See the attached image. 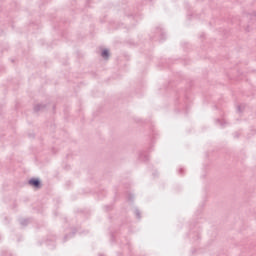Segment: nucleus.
<instances>
[{
  "label": "nucleus",
  "instance_id": "1",
  "mask_svg": "<svg viewBox=\"0 0 256 256\" xmlns=\"http://www.w3.org/2000/svg\"><path fill=\"white\" fill-rule=\"evenodd\" d=\"M151 39L153 41H159V43H163L167 39V34L165 33V30L161 26L156 27L154 31V35L151 36Z\"/></svg>",
  "mask_w": 256,
  "mask_h": 256
},
{
  "label": "nucleus",
  "instance_id": "2",
  "mask_svg": "<svg viewBox=\"0 0 256 256\" xmlns=\"http://www.w3.org/2000/svg\"><path fill=\"white\" fill-rule=\"evenodd\" d=\"M28 185H31V187H35V189H41V179H39V178H31L28 181Z\"/></svg>",
  "mask_w": 256,
  "mask_h": 256
},
{
  "label": "nucleus",
  "instance_id": "3",
  "mask_svg": "<svg viewBox=\"0 0 256 256\" xmlns=\"http://www.w3.org/2000/svg\"><path fill=\"white\" fill-rule=\"evenodd\" d=\"M75 233H79V235H87V232H81L79 229H73L72 230V233H70V234H66L65 236H64V239H63V241H64V243H65V241H67L68 239H71V237H73L74 235H75Z\"/></svg>",
  "mask_w": 256,
  "mask_h": 256
},
{
  "label": "nucleus",
  "instance_id": "4",
  "mask_svg": "<svg viewBox=\"0 0 256 256\" xmlns=\"http://www.w3.org/2000/svg\"><path fill=\"white\" fill-rule=\"evenodd\" d=\"M139 160L140 161H149V153L147 151H141L139 153Z\"/></svg>",
  "mask_w": 256,
  "mask_h": 256
},
{
  "label": "nucleus",
  "instance_id": "5",
  "mask_svg": "<svg viewBox=\"0 0 256 256\" xmlns=\"http://www.w3.org/2000/svg\"><path fill=\"white\" fill-rule=\"evenodd\" d=\"M215 125H217V127H221V129H223V128L227 127V121L221 120V119H216Z\"/></svg>",
  "mask_w": 256,
  "mask_h": 256
},
{
  "label": "nucleus",
  "instance_id": "6",
  "mask_svg": "<svg viewBox=\"0 0 256 256\" xmlns=\"http://www.w3.org/2000/svg\"><path fill=\"white\" fill-rule=\"evenodd\" d=\"M47 107V105L45 104H37L34 106V111L35 113H39V111H43V109H45Z\"/></svg>",
  "mask_w": 256,
  "mask_h": 256
},
{
  "label": "nucleus",
  "instance_id": "7",
  "mask_svg": "<svg viewBox=\"0 0 256 256\" xmlns=\"http://www.w3.org/2000/svg\"><path fill=\"white\" fill-rule=\"evenodd\" d=\"M189 236H190V239H194V241H197V239L201 238V236L199 235V232H190Z\"/></svg>",
  "mask_w": 256,
  "mask_h": 256
},
{
  "label": "nucleus",
  "instance_id": "8",
  "mask_svg": "<svg viewBox=\"0 0 256 256\" xmlns=\"http://www.w3.org/2000/svg\"><path fill=\"white\" fill-rule=\"evenodd\" d=\"M109 49H103L101 52V57H103V59H109Z\"/></svg>",
  "mask_w": 256,
  "mask_h": 256
},
{
  "label": "nucleus",
  "instance_id": "9",
  "mask_svg": "<svg viewBox=\"0 0 256 256\" xmlns=\"http://www.w3.org/2000/svg\"><path fill=\"white\" fill-rule=\"evenodd\" d=\"M20 225L22 227H27L29 225V219H22V220H20Z\"/></svg>",
  "mask_w": 256,
  "mask_h": 256
},
{
  "label": "nucleus",
  "instance_id": "10",
  "mask_svg": "<svg viewBox=\"0 0 256 256\" xmlns=\"http://www.w3.org/2000/svg\"><path fill=\"white\" fill-rule=\"evenodd\" d=\"M134 214L136 216V219H141V211L139 209L134 210Z\"/></svg>",
  "mask_w": 256,
  "mask_h": 256
},
{
  "label": "nucleus",
  "instance_id": "11",
  "mask_svg": "<svg viewBox=\"0 0 256 256\" xmlns=\"http://www.w3.org/2000/svg\"><path fill=\"white\" fill-rule=\"evenodd\" d=\"M127 199H128V201H133V199H135V195L128 194Z\"/></svg>",
  "mask_w": 256,
  "mask_h": 256
},
{
  "label": "nucleus",
  "instance_id": "12",
  "mask_svg": "<svg viewBox=\"0 0 256 256\" xmlns=\"http://www.w3.org/2000/svg\"><path fill=\"white\" fill-rule=\"evenodd\" d=\"M237 113H243V110H242V106H241V105H238V106H237Z\"/></svg>",
  "mask_w": 256,
  "mask_h": 256
},
{
  "label": "nucleus",
  "instance_id": "13",
  "mask_svg": "<svg viewBox=\"0 0 256 256\" xmlns=\"http://www.w3.org/2000/svg\"><path fill=\"white\" fill-rule=\"evenodd\" d=\"M111 241H115V234L111 233Z\"/></svg>",
  "mask_w": 256,
  "mask_h": 256
},
{
  "label": "nucleus",
  "instance_id": "14",
  "mask_svg": "<svg viewBox=\"0 0 256 256\" xmlns=\"http://www.w3.org/2000/svg\"><path fill=\"white\" fill-rule=\"evenodd\" d=\"M112 206H106V211H111Z\"/></svg>",
  "mask_w": 256,
  "mask_h": 256
},
{
  "label": "nucleus",
  "instance_id": "15",
  "mask_svg": "<svg viewBox=\"0 0 256 256\" xmlns=\"http://www.w3.org/2000/svg\"><path fill=\"white\" fill-rule=\"evenodd\" d=\"M179 173H180V175H183V168L179 169Z\"/></svg>",
  "mask_w": 256,
  "mask_h": 256
},
{
  "label": "nucleus",
  "instance_id": "16",
  "mask_svg": "<svg viewBox=\"0 0 256 256\" xmlns=\"http://www.w3.org/2000/svg\"><path fill=\"white\" fill-rule=\"evenodd\" d=\"M148 151H149V153H151V151H153V149H152V148H149V150H148Z\"/></svg>",
  "mask_w": 256,
  "mask_h": 256
},
{
  "label": "nucleus",
  "instance_id": "17",
  "mask_svg": "<svg viewBox=\"0 0 256 256\" xmlns=\"http://www.w3.org/2000/svg\"><path fill=\"white\" fill-rule=\"evenodd\" d=\"M46 245H49V240L46 241Z\"/></svg>",
  "mask_w": 256,
  "mask_h": 256
},
{
  "label": "nucleus",
  "instance_id": "18",
  "mask_svg": "<svg viewBox=\"0 0 256 256\" xmlns=\"http://www.w3.org/2000/svg\"><path fill=\"white\" fill-rule=\"evenodd\" d=\"M235 137H239V134H236Z\"/></svg>",
  "mask_w": 256,
  "mask_h": 256
},
{
  "label": "nucleus",
  "instance_id": "19",
  "mask_svg": "<svg viewBox=\"0 0 256 256\" xmlns=\"http://www.w3.org/2000/svg\"><path fill=\"white\" fill-rule=\"evenodd\" d=\"M256 15V14H255Z\"/></svg>",
  "mask_w": 256,
  "mask_h": 256
}]
</instances>
